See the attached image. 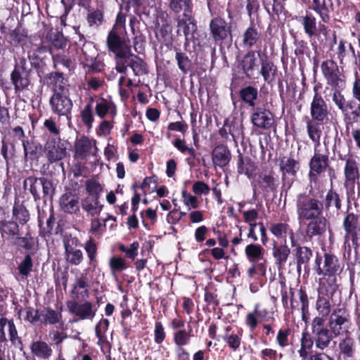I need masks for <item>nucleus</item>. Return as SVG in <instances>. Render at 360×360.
Here are the masks:
<instances>
[{
	"instance_id": "41",
	"label": "nucleus",
	"mask_w": 360,
	"mask_h": 360,
	"mask_svg": "<svg viewBox=\"0 0 360 360\" xmlns=\"http://www.w3.org/2000/svg\"><path fill=\"white\" fill-rule=\"evenodd\" d=\"M239 96L243 102L250 107L255 108L258 98V91L254 86H248L240 90Z\"/></svg>"
},
{
	"instance_id": "28",
	"label": "nucleus",
	"mask_w": 360,
	"mask_h": 360,
	"mask_svg": "<svg viewBox=\"0 0 360 360\" xmlns=\"http://www.w3.org/2000/svg\"><path fill=\"white\" fill-rule=\"evenodd\" d=\"M30 348L32 354L39 359H49L53 354L51 345L42 340L33 341Z\"/></svg>"
},
{
	"instance_id": "61",
	"label": "nucleus",
	"mask_w": 360,
	"mask_h": 360,
	"mask_svg": "<svg viewBox=\"0 0 360 360\" xmlns=\"http://www.w3.org/2000/svg\"><path fill=\"white\" fill-rule=\"evenodd\" d=\"M299 297L302 304V320L304 323H307L309 318L308 296L304 291L300 290L299 292Z\"/></svg>"
},
{
	"instance_id": "44",
	"label": "nucleus",
	"mask_w": 360,
	"mask_h": 360,
	"mask_svg": "<svg viewBox=\"0 0 360 360\" xmlns=\"http://www.w3.org/2000/svg\"><path fill=\"white\" fill-rule=\"evenodd\" d=\"M311 257L312 251L310 248L305 246L297 247L295 250L297 270H300L302 266L306 268Z\"/></svg>"
},
{
	"instance_id": "5",
	"label": "nucleus",
	"mask_w": 360,
	"mask_h": 360,
	"mask_svg": "<svg viewBox=\"0 0 360 360\" xmlns=\"http://www.w3.org/2000/svg\"><path fill=\"white\" fill-rule=\"evenodd\" d=\"M311 332L315 339L316 349H327L335 338L333 333L326 326V320L321 316L314 317L311 323Z\"/></svg>"
},
{
	"instance_id": "14",
	"label": "nucleus",
	"mask_w": 360,
	"mask_h": 360,
	"mask_svg": "<svg viewBox=\"0 0 360 360\" xmlns=\"http://www.w3.org/2000/svg\"><path fill=\"white\" fill-rule=\"evenodd\" d=\"M67 307L70 313L77 316L79 320H93L97 311L94 304L89 301L82 303L76 301H68Z\"/></svg>"
},
{
	"instance_id": "64",
	"label": "nucleus",
	"mask_w": 360,
	"mask_h": 360,
	"mask_svg": "<svg viewBox=\"0 0 360 360\" xmlns=\"http://www.w3.org/2000/svg\"><path fill=\"white\" fill-rule=\"evenodd\" d=\"M288 228V224L285 223H275L271 224L270 231L277 238H283L285 237Z\"/></svg>"
},
{
	"instance_id": "37",
	"label": "nucleus",
	"mask_w": 360,
	"mask_h": 360,
	"mask_svg": "<svg viewBox=\"0 0 360 360\" xmlns=\"http://www.w3.org/2000/svg\"><path fill=\"white\" fill-rule=\"evenodd\" d=\"M314 344L315 345V339L312 333L303 332L300 340V349L298 351L300 356L302 360L306 359L310 354Z\"/></svg>"
},
{
	"instance_id": "60",
	"label": "nucleus",
	"mask_w": 360,
	"mask_h": 360,
	"mask_svg": "<svg viewBox=\"0 0 360 360\" xmlns=\"http://www.w3.org/2000/svg\"><path fill=\"white\" fill-rule=\"evenodd\" d=\"M175 59L177 62L179 70L185 74L187 73L191 65V60L187 55L184 53L176 51Z\"/></svg>"
},
{
	"instance_id": "38",
	"label": "nucleus",
	"mask_w": 360,
	"mask_h": 360,
	"mask_svg": "<svg viewBox=\"0 0 360 360\" xmlns=\"http://www.w3.org/2000/svg\"><path fill=\"white\" fill-rule=\"evenodd\" d=\"M12 84L14 85L15 92L22 91L30 84L29 73L20 72L13 70L11 75Z\"/></svg>"
},
{
	"instance_id": "42",
	"label": "nucleus",
	"mask_w": 360,
	"mask_h": 360,
	"mask_svg": "<svg viewBox=\"0 0 360 360\" xmlns=\"http://www.w3.org/2000/svg\"><path fill=\"white\" fill-rule=\"evenodd\" d=\"M276 72L277 68L273 62L270 60H262L261 62L260 74L264 82L268 84L273 82L276 79Z\"/></svg>"
},
{
	"instance_id": "13",
	"label": "nucleus",
	"mask_w": 360,
	"mask_h": 360,
	"mask_svg": "<svg viewBox=\"0 0 360 360\" xmlns=\"http://www.w3.org/2000/svg\"><path fill=\"white\" fill-rule=\"evenodd\" d=\"M97 51L91 42H85L81 49L79 60L84 67L89 68L90 70L100 71L103 64L96 60Z\"/></svg>"
},
{
	"instance_id": "47",
	"label": "nucleus",
	"mask_w": 360,
	"mask_h": 360,
	"mask_svg": "<svg viewBox=\"0 0 360 360\" xmlns=\"http://www.w3.org/2000/svg\"><path fill=\"white\" fill-rule=\"evenodd\" d=\"M300 22L302 23L304 32L309 36L312 37L317 32L316 19L311 13H307L304 16L300 17Z\"/></svg>"
},
{
	"instance_id": "39",
	"label": "nucleus",
	"mask_w": 360,
	"mask_h": 360,
	"mask_svg": "<svg viewBox=\"0 0 360 360\" xmlns=\"http://www.w3.org/2000/svg\"><path fill=\"white\" fill-rule=\"evenodd\" d=\"M89 281L86 274L83 273H79L77 274L75 278L73 288L72 290V294L75 295L77 298L78 296V289H84V292L81 293L82 297H88L89 296Z\"/></svg>"
},
{
	"instance_id": "21",
	"label": "nucleus",
	"mask_w": 360,
	"mask_h": 360,
	"mask_svg": "<svg viewBox=\"0 0 360 360\" xmlns=\"http://www.w3.org/2000/svg\"><path fill=\"white\" fill-rule=\"evenodd\" d=\"M210 29L215 42L221 41L231 34V26L220 17L212 19Z\"/></svg>"
},
{
	"instance_id": "52",
	"label": "nucleus",
	"mask_w": 360,
	"mask_h": 360,
	"mask_svg": "<svg viewBox=\"0 0 360 360\" xmlns=\"http://www.w3.org/2000/svg\"><path fill=\"white\" fill-rule=\"evenodd\" d=\"M324 205L327 209L335 207L338 211L342 208V198L335 191L330 189L326 195Z\"/></svg>"
},
{
	"instance_id": "49",
	"label": "nucleus",
	"mask_w": 360,
	"mask_h": 360,
	"mask_svg": "<svg viewBox=\"0 0 360 360\" xmlns=\"http://www.w3.org/2000/svg\"><path fill=\"white\" fill-rule=\"evenodd\" d=\"M256 169L255 165L250 159H243L241 155L239 156L238 162V172L239 174H245L248 178H251L255 174Z\"/></svg>"
},
{
	"instance_id": "29",
	"label": "nucleus",
	"mask_w": 360,
	"mask_h": 360,
	"mask_svg": "<svg viewBox=\"0 0 360 360\" xmlns=\"http://www.w3.org/2000/svg\"><path fill=\"white\" fill-rule=\"evenodd\" d=\"M258 184L264 192H274L278 186V178L274 172L262 173L259 176Z\"/></svg>"
},
{
	"instance_id": "43",
	"label": "nucleus",
	"mask_w": 360,
	"mask_h": 360,
	"mask_svg": "<svg viewBox=\"0 0 360 360\" xmlns=\"http://www.w3.org/2000/svg\"><path fill=\"white\" fill-rule=\"evenodd\" d=\"M62 320L60 311L51 308H44L41 310V323L45 325H54L59 323Z\"/></svg>"
},
{
	"instance_id": "7",
	"label": "nucleus",
	"mask_w": 360,
	"mask_h": 360,
	"mask_svg": "<svg viewBox=\"0 0 360 360\" xmlns=\"http://www.w3.org/2000/svg\"><path fill=\"white\" fill-rule=\"evenodd\" d=\"M342 227L345 232V245L356 249L360 245V221L359 216L353 212L345 215Z\"/></svg>"
},
{
	"instance_id": "6",
	"label": "nucleus",
	"mask_w": 360,
	"mask_h": 360,
	"mask_svg": "<svg viewBox=\"0 0 360 360\" xmlns=\"http://www.w3.org/2000/svg\"><path fill=\"white\" fill-rule=\"evenodd\" d=\"M25 185L30 184V192L34 201L38 202L42 199L44 202L51 200L55 193L53 183L46 178H37L30 176L25 180Z\"/></svg>"
},
{
	"instance_id": "50",
	"label": "nucleus",
	"mask_w": 360,
	"mask_h": 360,
	"mask_svg": "<svg viewBox=\"0 0 360 360\" xmlns=\"http://www.w3.org/2000/svg\"><path fill=\"white\" fill-rule=\"evenodd\" d=\"M292 336L293 334L292 330L290 328H281L279 329L276 335V343L281 348L287 347L291 344Z\"/></svg>"
},
{
	"instance_id": "40",
	"label": "nucleus",
	"mask_w": 360,
	"mask_h": 360,
	"mask_svg": "<svg viewBox=\"0 0 360 360\" xmlns=\"http://www.w3.org/2000/svg\"><path fill=\"white\" fill-rule=\"evenodd\" d=\"M307 131L309 138L314 143V148H319L321 146V137L322 135V129L320 124L312 121L307 122Z\"/></svg>"
},
{
	"instance_id": "4",
	"label": "nucleus",
	"mask_w": 360,
	"mask_h": 360,
	"mask_svg": "<svg viewBox=\"0 0 360 360\" xmlns=\"http://www.w3.org/2000/svg\"><path fill=\"white\" fill-rule=\"evenodd\" d=\"M328 326L335 337L349 335L352 321L348 310L344 307L335 308L330 314Z\"/></svg>"
},
{
	"instance_id": "18",
	"label": "nucleus",
	"mask_w": 360,
	"mask_h": 360,
	"mask_svg": "<svg viewBox=\"0 0 360 360\" xmlns=\"http://www.w3.org/2000/svg\"><path fill=\"white\" fill-rule=\"evenodd\" d=\"M177 23L176 33L178 35H184L186 41H189L194 38V33L197 30V25L193 14L190 16L179 15L176 19Z\"/></svg>"
},
{
	"instance_id": "46",
	"label": "nucleus",
	"mask_w": 360,
	"mask_h": 360,
	"mask_svg": "<svg viewBox=\"0 0 360 360\" xmlns=\"http://www.w3.org/2000/svg\"><path fill=\"white\" fill-rule=\"evenodd\" d=\"M290 250L285 244L274 245L273 247V256L275 259L276 264L278 266H283L287 262L290 255Z\"/></svg>"
},
{
	"instance_id": "22",
	"label": "nucleus",
	"mask_w": 360,
	"mask_h": 360,
	"mask_svg": "<svg viewBox=\"0 0 360 360\" xmlns=\"http://www.w3.org/2000/svg\"><path fill=\"white\" fill-rule=\"evenodd\" d=\"M61 210L68 214H77L80 210L79 197L70 191L63 193L59 200Z\"/></svg>"
},
{
	"instance_id": "34",
	"label": "nucleus",
	"mask_w": 360,
	"mask_h": 360,
	"mask_svg": "<svg viewBox=\"0 0 360 360\" xmlns=\"http://www.w3.org/2000/svg\"><path fill=\"white\" fill-rule=\"evenodd\" d=\"M81 205L87 214L91 217L99 215L103 207L100 203L99 197L96 196H86L82 200Z\"/></svg>"
},
{
	"instance_id": "10",
	"label": "nucleus",
	"mask_w": 360,
	"mask_h": 360,
	"mask_svg": "<svg viewBox=\"0 0 360 360\" xmlns=\"http://www.w3.org/2000/svg\"><path fill=\"white\" fill-rule=\"evenodd\" d=\"M106 42L109 51L115 54L116 62L130 53V47L127 45L125 39L120 36L119 30H117L116 28H112L108 33Z\"/></svg>"
},
{
	"instance_id": "20",
	"label": "nucleus",
	"mask_w": 360,
	"mask_h": 360,
	"mask_svg": "<svg viewBox=\"0 0 360 360\" xmlns=\"http://www.w3.org/2000/svg\"><path fill=\"white\" fill-rule=\"evenodd\" d=\"M310 114L313 120L323 122L328 120L329 111L326 101L322 96L315 92L310 106Z\"/></svg>"
},
{
	"instance_id": "25",
	"label": "nucleus",
	"mask_w": 360,
	"mask_h": 360,
	"mask_svg": "<svg viewBox=\"0 0 360 360\" xmlns=\"http://www.w3.org/2000/svg\"><path fill=\"white\" fill-rule=\"evenodd\" d=\"M329 165L328 152L321 153V148H314V155L311 158L309 169L316 173H323Z\"/></svg>"
},
{
	"instance_id": "57",
	"label": "nucleus",
	"mask_w": 360,
	"mask_h": 360,
	"mask_svg": "<svg viewBox=\"0 0 360 360\" xmlns=\"http://www.w3.org/2000/svg\"><path fill=\"white\" fill-rule=\"evenodd\" d=\"M84 250L89 259V264L96 265L97 263L98 247L95 240L90 238L84 244Z\"/></svg>"
},
{
	"instance_id": "30",
	"label": "nucleus",
	"mask_w": 360,
	"mask_h": 360,
	"mask_svg": "<svg viewBox=\"0 0 360 360\" xmlns=\"http://www.w3.org/2000/svg\"><path fill=\"white\" fill-rule=\"evenodd\" d=\"M245 254L250 263H264V250L259 244L250 243L245 248Z\"/></svg>"
},
{
	"instance_id": "63",
	"label": "nucleus",
	"mask_w": 360,
	"mask_h": 360,
	"mask_svg": "<svg viewBox=\"0 0 360 360\" xmlns=\"http://www.w3.org/2000/svg\"><path fill=\"white\" fill-rule=\"evenodd\" d=\"M54 67L57 68L58 66L62 65L68 70L73 68L72 61L66 56L62 54L53 55L52 56Z\"/></svg>"
},
{
	"instance_id": "33",
	"label": "nucleus",
	"mask_w": 360,
	"mask_h": 360,
	"mask_svg": "<svg viewBox=\"0 0 360 360\" xmlns=\"http://www.w3.org/2000/svg\"><path fill=\"white\" fill-rule=\"evenodd\" d=\"M169 9L175 14L182 13L184 16L193 14L192 0H168Z\"/></svg>"
},
{
	"instance_id": "26",
	"label": "nucleus",
	"mask_w": 360,
	"mask_h": 360,
	"mask_svg": "<svg viewBox=\"0 0 360 360\" xmlns=\"http://www.w3.org/2000/svg\"><path fill=\"white\" fill-rule=\"evenodd\" d=\"M299 169V163L292 158L283 157L281 159L280 169L282 172L283 186H287V189H290L292 183L286 182L285 179L287 174L295 176Z\"/></svg>"
},
{
	"instance_id": "12",
	"label": "nucleus",
	"mask_w": 360,
	"mask_h": 360,
	"mask_svg": "<svg viewBox=\"0 0 360 360\" xmlns=\"http://www.w3.org/2000/svg\"><path fill=\"white\" fill-rule=\"evenodd\" d=\"M52 112L59 116H65L68 119L71 115L72 101L68 96V94H59L53 93L49 101Z\"/></svg>"
},
{
	"instance_id": "23",
	"label": "nucleus",
	"mask_w": 360,
	"mask_h": 360,
	"mask_svg": "<svg viewBox=\"0 0 360 360\" xmlns=\"http://www.w3.org/2000/svg\"><path fill=\"white\" fill-rule=\"evenodd\" d=\"M97 151L96 141L82 137L75 143V156L77 158L86 159L91 154H96Z\"/></svg>"
},
{
	"instance_id": "51",
	"label": "nucleus",
	"mask_w": 360,
	"mask_h": 360,
	"mask_svg": "<svg viewBox=\"0 0 360 360\" xmlns=\"http://www.w3.org/2000/svg\"><path fill=\"white\" fill-rule=\"evenodd\" d=\"M339 349L345 358L352 357L354 354V340L348 335L339 342Z\"/></svg>"
},
{
	"instance_id": "2",
	"label": "nucleus",
	"mask_w": 360,
	"mask_h": 360,
	"mask_svg": "<svg viewBox=\"0 0 360 360\" xmlns=\"http://www.w3.org/2000/svg\"><path fill=\"white\" fill-rule=\"evenodd\" d=\"M316 273L320 276V286L328 287L332 292L338 288V278L344 269V264L335 254L325 252L322 256L316 257L315 260Z\"/></svg>"
},
{
	"instance_id": "48",
	"label": "nucleus",
	"mask_w": 360,
	"mask_h": 360,
	"mask_svg": "<svg viewBox=\"0 0 360 360\" xmlns=\"http://www.w3.org/2000/svg\"><path fill=\"white\" fill-rule=\"evenodd\" d=\"M260 38V34L257 28L254 26L248 27L243 35V46L248 48L254 46Z\"/></svg>"
},
{
	"instance_id": "3",
	"label": "nucleus",
	"mask_w": 360,
	"mask_h": 360,
	"mask_svg": "<svg viewBox=\"0 0 360 360\" xmlns=\"http://www.w3.org/2000/svg\"><path fill=\"white\" fill-rule=\"evenodd\" d=\"M295 202L297 217L300 222L309 221L323 213V202L306 193L297 194Z\"/></svg>"
},
{
	"instance_id": "24",
	"label": "nucleus",
	"mask_w": 360,
	"mask_h": 360,
	"mask_svg": "<svg viewBox=\"0 0 360 360\" xmlns=\"http://www.w3.org/2000/svg\"><path fill=\"white\" fill-rule=\"evenodd\" d=\"M309 222L306 226V235L309 238L315 236H320L324 234L328 228L329 223L323 217H316L309 220Z\"/></svg>"
},
{
	"instance_id": "55",
	"label": "nucleus",
	"mask_w": 360,
	"mask_h": 360,
	"mask_svg": "<svg viewBox=\"0 0 360 360\" xmlns=\"http://www.w3.org/2000/svg\"><path fill=\"white\" fill-rule=\"evenodd\" d=\"M12 213L13 217L22 225L25 224L30 219L29 212L22 205L15 204Z\"/></svg>"
},
{
	"instance_id": "54",
	"label": "nucleus",
	"mask_w": 360,
	"mask_h": 360,
	"mask_svg": "<svg viewBox=\"0 0 360 360\" xmlns=\"http://www.w3.org/2000/svg\"><path fill=\"white\" fill-rule=\"evenodd\" d=\"M231 327L228 326L224 329L223 340L227 343L229 347L236 351L240 345V338L233 333H231Z\"/></svg>"
},
{
	"instance_id": "8",
	"label": "nucleus",
	"mask_w": 360,
	"mask_h": 360,
	"mask_svg": "<svg viewBox=\"0 0 360 360\" xmlns=\"http://www.w3.org/2000/svg\"><path fill=\"white\" fill-rule=\"evenodd\" d=\"M322 73L327 84L334 89V91H341L345 86V81L340 76L338 66L332 60H326L321 65Z\"/></svg>"
},
{
	"instance_id": "11",
	"label": "nucleus",
	"mask_w": 360,
	"mask_h": 360,
	"mask_svg": "<svg viewBox=\"0 0 360 360\" xmlns=\"http://www.w3.org/2000/svg\"><path fill=\"white\" fill-rule=\"evenodd\" d=\"M340 159L345 160L344 167L345 187L353 192L354 184L360 178L359 164L357 158L353 155H349L346 158H343L340 155Z\"/></svg>"
},
{
	"instance_id": "59",
	"label": "nucleus",
	"mask_w": 360,
	"mask_h": 360,
	"mask_svg": "<svg viewBox=\"0 0 360 360\" xmlns=\"http://www.w3.org/2000/svg\"><path fill=\"white\" fill-rule=\"evenodd\" d=\"M86 20L90 27H98L103 22V13L98 9L89 11Z\"/></svg>"
},
{
	"instance_id": "16",
	"label": "nucleus",
	"mask_w": 360,
	"mask_h": 360,
	"mask_svg": "<svg viewBox=\"0 0 360 360\" xmlns=\"http://www.w3.org/2000/svg\"><path fill=\"white\" fill-rule=\"evenodd\" d=\"M45 153L50 163L60 161L67 155L65 143L60 139H50L45 146Z\"/></svg>"
},
{
	"instance_id": "31",
	"label": "nucleus",
	"mask_w": 360,
	"mask_h": 360,
	"mask_svg": "<svg viewBox=\"0 0 360 360\" xmlns=\"http://www.w3.org/2000/svg\"><path fill=\"white\" fill-rule=\"evenodd\" d=\"M95 110L97 115L101 118H103L107 115L113 118L117 115V108L115 103L111 100L103 98L98 100Z\"/></svg>"
},
{
	"instance_id": "56",
	"label": "nucleus",
	"mask_w": 360,
	"mask_h": 360,
	"mask_svg": "<svg viewBox=\"0 0 360 360\" xmlns=\"http://www.w3.org/2000/svg\"><path fill=\"white\" fill-rule=\"evenodd\" d=\"M33 260L30 254H27L19 263L18 270L19 274L24 278H27L32 271Z\"/></svg>"
},
{
	"instance_id": "9",
	"label": "nucleus",
	"mask_w": 360,
	"mask_h": 360,
	"mask_svg": "<svg viewBox=\"0 0 360 360\" xmlns=\"http://www.w3.org/2000/svg\"><path fill=\"white\" fill-rule=\"evenodd\" d=\"M128 67L131 68L135 76L143 75L148 72L146 64L143 60L130 53L117 61L115 70L120 73L126 75Z\"/></svg>"
},
{
	"instance_id": "15",
	"label": "nucleus",
	"mask_w": 360,
	"mask_h": 360,
	"mask_svg": "<svg viewBox=\"0 0 360 360\" xmlns=\"http://www.w3.org/2000/svg\"><path fill=\"white\" fill-rule=\"evenodd\" d=\"M65 256L68 262L72 265H79L84 259L83 252L77 249L79 240L75 237H66L63 239Z\"/></svg>"
},
{
	"instance_id": "35",
	"label": "nucleus",
	"mask_w": 360,
	"mask_h": 360,
	"mask_svg": "<svg viewBox=\"0 0 360 360\" xmlns=\"http://www.w3.org/2000/svg\"><path fill=\"white\" fill-rule=\"evenodd\" d=\"M256 53L255 51H250L245 55L242 60L243 70L248 78H251L253 76L255 68L259 66Z\"/></svg>"
},
{
	"instance_id": "45",
	"label": "nucleus",
	"mask_w": 360,
	"mask_h": 360,
	"mask_svg": "<svg viewBox=\"0 0 360 360\" xmlns=\"http://www.w3.org/2000/svg\"><path fill=\"white\" fill-rule=\"evenodd\" d=\"M109 327V321L107 319H102L96 325L95 333L98 338L97 344L101 347L108 345L107 336L105 335Z\"/></svg>"
},
{
	"instance_id": "58",
	"label": "nucleus",
	"mask_w": 360,
	"mask_h": 360,
	"mask_svg": "<svg viewBox=\"0 0 360 360\" xmlns=\"http://www.w3.org/2000/svg\"><path fill=\"white\" fill-rule=\"evenodd\" d=\"M191 336V330H179L174 333V342L177 347H184L189 343Z\"/></svg>"
},
{
	"instance_id": "19",
	"label": "nucleus",
	"mask_w": 360,
	"mask_h": 360,
	"mask_svg": "<svg viewBox=\"0 0 360 360\" xmlns=\"http://www.w3.org/2000/svg\"><path fill=\"white\" fill-rule=\"evenodd\" d=\"M334 292H331V290L328 287L319 285L318 297L316 302V309L319 314V316L324 318L331 314V303L330 300L332 299Z\"/></svg>"
},
{
	"instance_id": "53",
	"label": "nucleus",
	"mask_w": 360,
	"mask_h": 360,
	"mask_svg": "<svg viewBox=\"0 0 360 360\" xmlns=\"http://www.w3.org/2000/svg\"><path fill=\"white\" fill-rule=\"evenodd\" d=\"M0 232L4 237L7 235L9 237H13L19 233L18 224L13 221L1 220L0 221Z\"/></svg>"
},
{
	"instance_id": "62",
	"label": "nucleus",
	"mask_w": 360,
	"mask_h": 360,
	"mask_svg": "<svg viewBox=\"0 0 360 360\" xmlns=\"http://www.w3.org/2000/svg\"><path fill=\"white\" fill-rule=\"evenodd\" d=\"M81 119L89 129H91L94 118L91 104L85 105L84 109L81 111Z\"/></svg>"
},
{
	"instance_id": "1",
	"label": "nucleus",
	"mask_w": 360,
	"mask_h": 360,
	"mask_svg": "<svg viewBox=\"0 0 360 360\" xmlns=\"http://www.w3.org/2000/svg\"><path fill=\"white\" fill-rule=\"evenodd\" d=\"M352 94L354 99L346 101L341 91H334L332 100L342 112L346 131L354 124H360V77H356L352 84Z\"/></svg>"
},
{
	"instance_id": "32",
	"label": "nucleus",
	"mask_w": 360,
	"mask_h": 360,
	"mask_svg": "<svg viewBox=\"0 0 360 360\" xmlns=\"http://www.w3.org/2000/svg\"><path fill=\"white\" fill-rule=\"evenodd\" d=\"M49 80L54 93H58L59 94H68L69 84L62 73L57 72L51 73Z\"/></svg>"
},
{
	"instance_id": "17",
	"label": "nucleus",
	"mask_w": 360,
	"mask_h": 360,
	"mask_svg": "<svg viewBox=\"0 0 360 360\" xmlns=\"http://www.w3.org/2000/svg\"><path fill=\"white\" fill-rule=\"evenodd\" d=\"M252 124L261 129H269L274 124L273 114L263 108H254L250 115Z\"/></svg>"
},
{
	"instance_id": "36",
	"label": "nucleus",
	"mask_w": 360,
	"mask_h": 360,
	"mask_svg": "<svg viewBox=\"0 0 360 360\" xmlns=\"http://www.w3.org/2000/svg\"><path fill=\"white\" fill-rule=\"evenodd\" d=\"M333 7L332 0H313L312 8L324 22L330 20V11Z\"/></svg>"
},
{
	"instance_id": "27",
	"label": "nucleus",
	"mask_w": 360,
	"mask_h": 360,
	"mask_svg": "<svg viewBox=\"0 0 360 360\" xmlns=\"http://www.w3.org/2000/svg\"><path fill=\"white\" fill-rule=\"evenodd\" d=\"M231 158L229 149L224 145L216 146L212 153V160L214 167H223L226 166Z\"/></svg>"
}]
</instances>
